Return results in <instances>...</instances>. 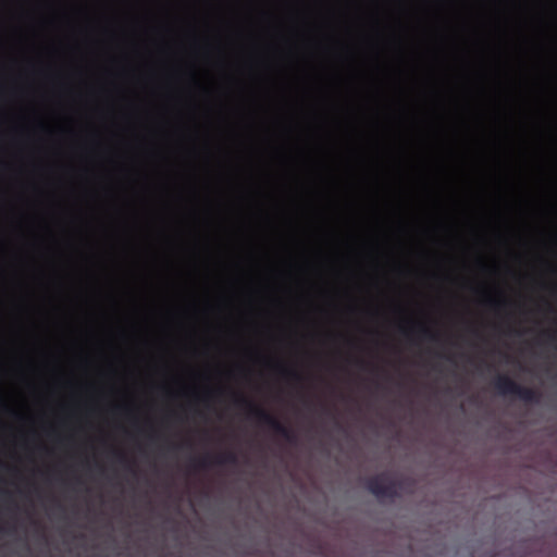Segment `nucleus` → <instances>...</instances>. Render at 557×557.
Wrapping results in <instances>:
<instances>
[{"label": "nucleus", "mask_w": 557, "mask_h": 557, "mask_svg": "<svg viewBox=\"0 0 557 557\" xmlns=\"http://www.w3.org/2000/svg\"><path fill=\"white\" fill-rule=\"evenodd\" d=\"M281 373L284 376H286L288 379H292L294 381H300L301 380L300 374L297 371L292 370V369H287V368L281 367Z\"/></svg>", "instance_id": "423d86ee"}, {"label": "nucleus", "mask_w": 557, "mask_h": 557, "mask_svg": "<svg viewBox=\"0 0 557 557\" xmlns=\"http://www.w3.org/2000/svg\"><path fill=\"white\" fill-rule=\"evenodd\" d=\"M403 333L409 336L413 333V329H410V330L403 329Z\"/></svg>", "instance_id": "1a4fd4ad"}, {"label": "nucleus", "mask_w": 557, "mask_h": 557, "mask_svg": "<svg viewBox=\"0 0 557 557\" xmlns=\"http://www.w3.org/2000/svg\"><path fill=\"white\" fill-rule=\"evenodd\" d=\"M488 305L493 306L494 308H499L502 305H504V302L503 301H498V300H494V299H490L488 300Z\"/></svg>", "instance_id": "0eeeda50"}, {"label": "nucleus", "mask_w": 557, "mask_h": 557, "mask_svg": "<svg viewBox=\"0 0 557 557\" xmlns=\"http://www.w3.org/2000/svg\"><path fill=\"white\" fill-rule=\"evenodd\" d=\"M0 532H4V529H3V528H0Z\"/></svg>", "instance_id": "9d476101"}, {"label": "nucleus", "mask_w": 557, "mask_h": 557, "mask_svg": "<svg viewBox=\"0 0 557 557\" xmlns=\"http://www.w3.org/2000/svg\"><path fill=\"white\" fill-rule=\"evenodd\" d=\"M116 457H117L120 462H126L127 461L125 455L122 454V453H116Z\"/></svg>", "instance_id": "6e6552de"}, {"label": "nucleus", "mask_w": 557, "mask_h": 557, "mask_svg": "<svg viewBox=\"0 0 557 557\" xmlns=\"http://www.w3.org/2000/svg\"><path fill=\"white\" fill-rule=\"evenodd\" d=\"M493 385L499 395H513L519 399L530 404H537L540 401L539 392L531 387L521 386L507 375H498L494 380Z\"/></svg>", "instance_id": "f03ea898"}, {"label": "nucleus", "mask_w": 557, "mask_h": 557, "mask_svg": "<svg viewBox=\"0 0 557 557\" xmlns=\"http://www.w3.org/2000/svg\"><path fill=\"white\" fill-rule=\"evenodd\" d=\"M238 461L236 453L226 450L215 456H205L199 459H194L191 465L195 469H207L211 465L224 466L236 465Z\"/></svg>", "instance_id": "20e7f679"}, {"label": "nucleus", "mask_w": 557, "mask_h": 557, "mask_svg": "<svg viewBox=\"0 0 557 557\" xmlns=\"http://www.w3.org/2000/svg\"><path fill=\"white\" fill-rule=\"evenodd\" d=\"M419 334L421 337L429 338L431 341L438 339V335L436 333L432 332L429 327H426L424 325L419 326Z\"/></svg>", "instance_id": "39448f33"}, {"label": "nucleus", "mask_w": 557, "mask_h": 557, "mask_svg": "<svg viewBox=\"0 0 557 557\" xmlns=\"http://www.w3.org/2000/svg\"><path fill=\"white\" fill-rule=\"evenodd\" d=\"M367 490L377 498H395L405 488V480H392L386 473L369 478Z\"/></svg>", "instance_id": "7ed1b4c3"}, {"label": "nucleus", "mask_w": 557, "mask_h": 557, "mask_svg": "<svg viewBox=\"0 0 557 557\" xmlns=\"http://www.w3.org/2000/svg\"><path fill=\"white\" fill-rule=\"evenodd\" d=\"M235 405L244 407L248 411V416L255 418L260 424L268 426L276 435L283 437L289 444H296L297 436L292 429L283 424L277 418L268 412L265 409L255 405L243 395H235Z\"/></svg>", "instance_id": "f257e3e1"}]
</instances>
